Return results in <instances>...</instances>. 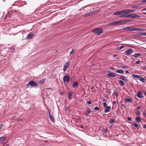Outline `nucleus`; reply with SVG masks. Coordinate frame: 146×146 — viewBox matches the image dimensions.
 <instances>
[{
  "label": "nucleus",
  "instance_id": "nucleus-1",
  "mask_svg": "<svg viewBox=\"0 0 146 146\" xmlns=\"http://www.w3.org/2000/svg\"><path fill=\"white\" fill-rule=\"evenodd\" d=\"M140 16L134 14H128L127 15H121L120 16V17L121 18H136L140 17Z\"/></svg>",
  "mask_w": 146,
  "mask_h": 146
},
{
  "label": "nucleus",
  "instance_id": "nucleus-2",
  "mask_svg": "<svg viewBox=\"0 0 146 146\" xmlns=\"http://www.w3.org/2000/svg\"><path fill=\"white\" fill-rule=\"evenodd\" d=\"M92 32L96 34L99 35L103 33V30L102 28H98L94 29Z\"/></svg>",
  "mask_w": 146,
  "mask_h": 146
},
{
  "label": "nucleus",
  "instance_id": "nucleus-3",
  "mask_svg": "<svg viewBox=\"0 0 146 146\" xmlns=\"http://www.w3.org/2000/svg\"><path fill=\"white\" fill-rule=\"evenodd\" d=\"M27 86H29L30 85H31L33 87H36L37 86V84L34 81H29L28 84H27Z\"/></svg>",
  "mask_w": 146,
  "mask_h": 146
},
{
  "label": "nucleus",
  "instance_id": "nucleus-4",
  "mask_svg": "<svg viewBox=\"0 0 146 146\" xmlns=\"http://www.w3.org/2000/svg\"><path fill=\"white\" fill-rule=\"evenodd\" d=\"M133 50L132 48H129L125 51V54L127 56H130L133 52Z\"/></svg>",
  "mask_w": 146,
  "mask_h": 146
},
{
  "label": "nucleus",
  "instance_id": "nucleus-5",
  "mask_svg": "<svg viewBox=\"0 0 146 146\" xmlns=\"http://www.w3.org/2000/svg\"><path fill=\"white\" fill-rule=\"evenodd\" d=\"M70 79V76L68 75H65L63 78V80L64 82H68Z\"/></svg>",
  "mask_w": 146,
  "mask_h": 146
},
{
  "label": "nucleus",
  "instance_id": "nucleus-6",
  "mask_svg": "<svg viewBox=\"0 0 146 146\" xmlns=\"http://www.w3.org/2000/svg\"><path fill=\"white\" fill-rule=\"evenodd\" d=\"M69 64L70 63L68 62L65 63L64 66L63 68V70L64 72H65L66 71L67 68L68 67Z\"/></svg>",
  "mask_w": 146,
  "mask_h": 146
},
{
  "label": "nucleus",
  "instance_id": "nucleus-7",
  "mask_svg": "<svg viewBox=\"0 0 146 146\" xmlns=\"http://www.w3.org/2000/svg\"><path fill=\"white\" fill-rule=\"evenodd\" d=\"M131 9H127L124 10V13L122 14L121 15H127L126 14L132 13Z\"/></svg>",
  "mask_w": 146,
  "mask_h": 146
},
{
  "label": "nucleus",
  "instance_id": "nucleus-8",
  "mask_svg": "<svg viewBox=\"0 0 146 146\" xmlns=\"http://www.w3.org/2000/svg\"><path fill=\"white\" fill-rule=\"evenodd\" d=\"M123 30L127 31H133V27H127L123 29Z\"/></svg>",
  "mask_w": 146,
  "mask_h": 146
},
{
  "label": "nucleus",
  "instance_id": "nucleus-9",
  "mask_svg": "<svg viewBox=\"0 0 146 146\" xmlns=\"http://www.w3.org/2000/svg\"><path fill=\"white\" fill-rule=\"evenodd\" d=\"M118 25V21H115L109 23L108 24V25L110 26H111L113 25Z\"/></svg>",
  "mask_w": 146,
  "mask_h": 146
},
{
  "label": "nucleus",
  "instance_id": "nucleus-10",
  "mask_svg": "<svg viewBox=\"0 0 146 146\" xmlns=\"http://www.w3.org/2000/svg\"><path fill=\"white\" fill-rule=\"evenodd\" d=\"M146 30V29L140 28H134L133 27V31H144Z\"/></svg>",
  "mask_w": 146,
  "mask_h": 146
},
{
  "label": "nucleus",
  "instance_id": "nucleus-11",
  "mask_svg": "<svg viewBox=\"0 0 146 146\" xmlns=\"http://www.w3.org/2000/svg\"><path fill=\"white\" fill-rule=\"evenodd\" d=\"M124 10L119 11L115 12H114L113 13V14L115 15H121L122 13H124Z\"/></svg>",
  "mask_w": 146,
  "mask_h": 146
},
{
  "label": "nucleus",
  "instance_id": "nucleus-12",
  "mask_svg": "<svg viewBox=\"0 0 146 146\" xmlns=\"http://www.w3.org/2000/svg\"><path fill=\"white\" fill-rule=\"evenodd\" d=\"M105 110L104 112L105 113H107L110 111L111 110V107L109 106H107L105 107Z\"/></svg>",
  "mask_w": 146,
  "mask_h": 146
},
{
  "label": "nucleus",
  "instance_id": "nucleus-13",
  "mask_svg": "<svg viewBox=\"0 0 146 146\" xmlns=\"http://www.w3.org/2000/svg\"><path fill=\"white\" fill-rule=\"evenodd\" d=\"M34 36V35L31 33H30L27 36V38L28 39H30L33 38Z\"/></svg>",
  "mask_w": 146,
  "mask_h": 146
},
{
  "label": "nucleus",
  "instance_id": "nucleus-14",
  "mask_svg": "<svg viewBox=\"0 0 146 146\" xmlns=\"http://www.w3.org/2000/svg\"><path fill=\"white\" fill-rule=\"evenodd\" d=\"M120 78L121 79L124 80V81H128V79H127V77H125L124 76H120Z\"/></svg>",
  "mask_w": 146,
  "mask_h": 146
},
{
  "label": "nucleus",
  "instance_id": "nucleus-15",
  "mask_svg": "<svg viewBox=\"0 0 146 146\" xmlns=\"http://www.w3.org/2000/svg\"><path fill=\"white\" fill-rule=\"evenodd\" d=\"M137 96V97L140 98H142L143 96L142 94V92L141 91H139L138 94Z\"/></svg>",
  "mask_w": 146,
  "mask_h": 146
},
{
  "label": "nucleus",
  "instance_id": "nucleus-16",
  "mask_svg": "<svg viewBox=\"0 0 146 146\" xmlns=\"http://www.w3.org/2000/svg\"><path fill=\"white\" fill-rule=\"evenodd\" d=\"M108 75L109 76L111 77H114L115 76V75L112 72L109 73L108 74Z\"/></svg>",
  "mask_w": 146,
  "mask_h": 146
},
{
  "label": "nucleus",
  "instance_id": "nucleus-17",
  "mask_svg": "<svg viewBox=\"0 0 146 146\" xmlns=\"http://www.w3.org/2000/svg\"><path fill=\"white\" fill-rule=\"evenodd\" d=\"M142 54H141V53H135L133 56H134V57L135 58H137L139 56H142Z\"/></svg>",
  "mask_w": 146,
  "mask_h": 146
},
{
  "label": "nucleus",
  "instance_id": "nucleus-18",
  "mask_svg": "<svg viewBox=\"0 0 146 146\" xmlns=\"http://www.w3.org/2000/svg\"><path fill=\"white\" fill-rule=\"evenodd\" d=\"M78 85V82L77 81L75 82L72 85V87L74 88H76L77 87Z\"/></svg>",
  "mask_w": 146,
  "mask_h": 146
},
{
  "label": "nucleus",
  "instance_id": "nucleus-19",
  "mask_svg": "<svg viewBox=\"0 0 146 146\" xmlns=\"http://www.w3.org/2000/svg\"><path fill=\"white\" fill-rule=\"evenodd\" d=\"M119 83L121 86H124L125 85V83L122 80H119L118 81Z\"/></svg>",
  "mask_w": 146,
  "mask_h": 146
},
{
  "label": "nucleus",
  "instance_id": "nucleus-20",
  "mask_svg": "<svg viewBox=\"0 0 146 146\" xmlns=\"http://www.w3.org/2000/svg\"><path fill=\"white\" fill-rule=\"evenodd\" d=\"M7 137L5 136H3L0 137V143L3 141L4 140H5Z\"/></svg>",
  "mask_w": 146,
  "mask_h": 146
},
{
  "label": "nucleus",
  "instance_id": "nucleus-21",
  "mask_svg": "<svg viewBox=\"0 0 146 146\" xmlns=\"http://www.w3.org/2000/svg\"><path fill=\"white\" fill-rule=\"evenodd\" d=\"M125 101L127 102H133V100L131 98H127L125 99Z\"/></svg>",
  "mask_w": 146,
  "mask_h": 146
},
{
  "label": "nucleus",
  "instance_id": "nucleus-22",
  "mask_svg": "<svg viewBox=\"0 0 146 146\" xmlns=\"http://www.w3.org/2000/svg\"><path fill=\"white\" fill-rule=\"evenodd\" d=\"M116 72L119 74H123L124 71L122 70H116Z\"/></svg>",
  "mask_w": 146,
  "mask_h": 146
},
{
  "label": "nucleus",
  "instance_id": "nucleus-23",
  "mask_svg": "<svg viewBox=\"0 0 146 146\" xmlns=\"http://www.w3.org/2000/svg\"><path fill=\"white\" fill-rule=\"evenodd\" d=\"M118 25L120 24H123L125 23H127L128 22L126 21L125 20H121L120 21H118Z\"/></svg>",
  "mask_w": 146,
  "mask_h": 146
},
{
  "label": "nucleus",
  "instance_id": "nucleus-24",
  "mask_svg": "<svg viewBox=\"0 0 146 146\" xmlns=\"http://www.w3.org/2000/svg\"><path fill=\"white\" fill-rule=\"evenodd\" d=\"M139 78L140 81L143 82H144L145 80V79L143 77H141L140 76Z\"/></svg>",
  "mask_w": 146,
  "mask_h": 146
},
{
  "label": "nucleus",
  "instance_id": "nucleus-25",
  "mask_svg": "<svg viewBox=\"0 0 146 146\" xmlns=\"http://www.w3.org/2000/svg\"><path fill=\"white\" fill-rule=\"evenodd\" d=\"M136 120L138 122H140L141 121V118L139 117H138L136 118Z\"/></svg>",
  "mask_w": 146,
  "mask_h": 146
},
{
  "label": "nucleus",
  "instance_id": "nucleus-26",
  "mask_svg": "<svg viewBox=\"0 0 146 146\" xmlns=\"http://www.w3.org/2000/svg\"><path fill=\"white\" fill-rule=\"evenodd\" d=\"M92 13H87L86 14L84 15V17H88L92 16Z\"/></svg>",
  "mask_w": 146,
  "mask_h": 146
},
{
  "label": "nucleus",
  "instance_id": "nucleus-27",
  "mask_svg": "<svg viewBox=\"0 0 146 146\" xmlns=\"http://www.w3.org/2000/svg\"><path fill=\"white\" fill-rule=\"evenodd\" d=\"M72 93L71 92L68 95V98L69 100H70L72 98Z\"/></svg>",
  "mask_w": 146,
  "mask_h": 146
},
{
  "label": "nucleus",
  "instance_id": "nucleus-28",
  "mask_svg": "<svg viewBox=\"0 0 146 146\" xmlns=\"http://www.w3.org/2000/svg\"><path fill=\"white\" fill-rule=\"evenodd\" d=\"M139 76H139V75H136V74H133L132 76V77L133 78H138L139 77Z\"/></svg>",
  "mask_w": 146,
  "mask_h": 146
},
{
  "label": "nucleus",
  "instance_id": "nucleus-29",
  "mask_svg": "<svg viewBox=\"0 0 146 146\" xmlns=\"http://www.w3.org/2000/svg\"><path fill=\"white\" fill-rule=\"evenodd\" d=\"M139 5H135L133 6L132 7V8L133 9L139 8Z\"/></svg>",
  "mask_w": 146,
  "mask_h": 146
},
{
  "label": "nucleus",
  "instance_id": "nucleus-30",
  "mask_svg": "<svg viewBox=\"0 0 146 146\" xmlns=\"http://www.w3.org/2000/svg\"><path fill=\"white\" fill-rule=\"evenodd\" d=\"M115 122L113 119H110L109 120V122L110 123H114Z\"/></svg>",
  "mask_w": 146,
  "mask_h": 146
},
{
  "label": "nucleus",
  "instance_id": "nucleus-31",
  "mask_svg": "<svg viewBox=\"0 0 146 146\" xmlns=\"http://www.w3.org/2000/svg\"><path fill=\"white\" fill-rule=\"evenodd\" d=\"M133 124L137 128L138 127L139 125L137 123L134 122L133 123Z\"/></svg>",
  "mask_w": 146,
  "mask_h": 146
},
{
  "label": "nucleus",
  "instance_id": "nucleus-32",
  "mask_svg": "<svg viewBox=\"0 0 146 146\" xmlns=\"http://www.w3.org/2000/svg\"><path fill=\"white\" fill-rule=\"evenodd\" d=\"M49 117L50 118V119L52 121H54V117L50 115V116Z\"/></svg>",
  "mask_w": 146,
  "mask_h": 146
},
{
  "label": "nucleus",
  "instance_id": "nucleus-33",
  "mask_svg": "<svg viewBox=\"0 0 146 146\" xmlns=\"http://www.w3.org/2000/svg\"><path fill=\"white\" fill-rule=\"evenodd\" d=\"M140 35L141 36H146V33H140Z\"/></svg>",
  "mask_w": 146,
  "mask_h": 146
},
{
  "label": "nucleus",
  "instance_id": "nucleus-34",
  "mask_svg": "<svg viewBox=\"0 0 146 146\" xmlns=\"http://www.w3.org/2000/svg\"><path fill=\"white\" fill-rule=\"evenodd\" d=\"M86 113H87V114H89L91 112V110H87L86 111Z\"/></svg>",
  "mask_w": 146,
  "mask_h": 146
},
{
  "label": "nucleus",
  "instance_id": "nucleus-35",
  "mask_svg": "<svg viewBox=\"0 0 146 146\" xmlns=\"http://www.w3.org/2000/svg\"><path fill=\"white\" fill-rule=\"evenodd\" d=\"M120 66V68H128V66H123V65Z\"/></svg>",
  "mask_w": 146,
  "mask_h": 146
},
{
  "label": "nucleus",
  "instance_id": "nucleus-36",
  "mask_svg": "<svg viewBox=\"0 0 146 146\" xmlns=\"http://www.w3.org/2000/svg\"><path fill=\"white\" fill-rule=\"evenodd\" d=\"M99 108L97 106H96L94 109V110L96 111H98L99 110Z\"/></svg>",
  "mask_w": 146,
  "mask_h": 146
},
{
  "label": "nucleus",
  "instance_id": "nucleus-37",
  "mask_svg": "<svg viewBox=\"0 0 146 146\" xmlns=\"http://www.w3.org/2000/svg\"><path fill=\"white\" fill-rule=\"evenodd\" d=\"M124 47H125L124 46L122 45V46H120L119 47V50H121V49H122V48H124Z\"/></svg>",
  "mask_w": 146,
  "mask_h": 146
},
{
  "label": "nucleus",
  "instance_id": "nucleus-38",
  "mask_svg": "<svg viewBox=\"0 0 146 146\" xmlns=\"http://www.w3.org/2000/svg\"><path fill=\"white\" fill-rule=\"evenodd\" d=\"M90 13H92V15L95 14H96V13L97 12H96L94 11L91 12Z\"/></svg>",
  "mask_w": 146,
  "mask_h": 146
},
{
  "label": "nucleus",
  "instance_id": "nucleus-39",
  "mask_svg": "<svg viewBox=\"0 0 146 146\" xmlns=\"http://www.w3.org/2000/svg\"><path fill=\"white\" fill-rule=\"evenodd\" d=\"M103 131L106 133H107L108 131V129H104L103 130Z\"/></svg>",
  "mask_w": 146,
  "mask_h": 146
},
{
  "label": "nucleus",
  "instance_id": "nucleus-40",
  "mask_svg": "<svg viewBox=\"0 0 146 146\" xmlns=\"http://www.w3.org/2000/svg\"><path fill=\"white\" fill-rule=\"evenodd\" d=\"M86 103L89 104H92V102L91 101H89Z\"/></svg>",
  "mask_w": 146,
  "mask_h": 146
},
{
  "label": "nucleus",
  "instance_id": "nucleus-41",
  "mask_svg": "<svg viewBox=\"0 0 146 146\" xmlns=\"http://www.w3.org/2000/svg\"><path fill=\"white\" fill-rule=\"evenodd\" d=\"M140 61H138L135 62V63L136 64H139L140 63Z\"/></svg>",
  "mask_w": 146,
  "mask_h": 146
},
{
  "label": "nucleus",
  "instance_id": "nucleus-42",
  "mask_svg": "<svg viewBox=\"0 0 146 146\" xmlns=\"http://www.w3.org/2000/svg\"><path fill=\"white\" fill-rule=\"evenodd\" d=\"M127 119L128 121H132L131 118L130 117H128L127 118Z\"/></svg>",
  "mask_w": 146,
  "mask_h": 146
},
{
  "label": "nucleus",
  "instance_id": "nucleus-43",
  "mask_svg": "<svg viewBox=\"0 0 146 146\" xmlns=\"http://www.w3.org/2000/svg\"><path fill=\"white\" fill-rule=\"evenodd\" d=\"M114 94L116 96H118V93L117 92H114Z\"/></svg>",
  "mask_w": 146,
  "mask_h": 146
},
{
  "label": "nucleus",
  "instance_id": "nucleus-44",
  "mask_svg": "<svg viewBox=\"0 0 146 146\" xmlns=\"http://www.w3.org/2000/svg\"><path fill=\"white\" fill-rule=\"evenodd\" d=\"M106 103H104L103 104V106H104V108L105 107H106L107 106H106Z\"/></svg>",
  "mask_w": 146,
  "mask_h": 146
},
{
  "label": "nucleus",
  "instance_id": "nucleus-45",
  "mask_svg": "<svg viewBox=\"0 0 146 146\" xmlns=\"http://www.w3.org/2000/svg\"><path fill=\"white\" fill-rule=\"evenodd\" d=\"M74 49H72V51L70 52V54H72L73 53V52H74Z\"/></svg>",
  "mask_w": 146,
  "mask_h": 146
},
{
  "label": "nucleus",
  "instance_id": "nucleus-46",
  "mask_svg": "<svg viewBox=\"0 0 146 146\" xmlns=\"http://www.w3.org/2000/svg\"><path fill=\"white\" fill-rule=\"evenodd\" d=\"M116 102L115 101H113V104L114 105H115L116 104Z\"/></svg>",
  "mask_w": 146,
  "mask_h": 146
},
{
  "label": "nucleus",
  "instance_id": "nucleus-47",
  "mask_svg": "<svg viewBox=\"0 0 146 146\" xmlns=\"http://www.w3.org/2000/svg\"><path fill=\"white\" fill-rule=\"evenodd\" d=\"M103 100V101L104 102H107L106 100V99H105V98H104Z\"/></svg>",
  "mask_w": 146,
  "mask_h": 146
},
{
  "label": "nucleus",
  "instance_id": "nucleus-48",
  "mask_svg": "<svg viewBox=\"0 0 146 146\" xmlns=\"http://www.w3.org/2000/svg\"><path fill=\"white\" fill-rule=\"evenodd\" d=\"M143 127L145 128H146V124L143 125Z\"/></svg>",
  "mask_w": 146,
  "mask_h": 146
},
{
  "label": "nucleus",
  "instance_id": "nucleus-49",
  "mask_svg": "<svg viewBox=\"0 0 146 146\" xmlns=\"http://www.w3.org/2000/svg\"><path fill=\"white\" fill-rule=\"evenodd\" d=\"M125 72L126 73V74H128L129 73V72L128 70H126Z\"/></svg>",
  "mask_w": 146,
  "mask_h": 146
},
{
  "label": "nucleus",
  "instance_id": "nucleus-50",
  "mask_svg": "<svg viewBox=\"0 0 146 146\" xmlns=\"http://www.w3.org/2000/svg\"><path fill=\"white\" fill-rule=\"evenodd\" d=\"M131 11H132V13L134 12L135 11V9H131Z\"/></svg>",
  "mask_w": 146,
  "mask_h": 146
},
{
  "label": "nucleus",
  "instance_id": "nucleus-51",
  "mask_svg": "<svg viewBox=\"0 0 146 146\" xmlns=\"http://www.w3.org/2000/svg\"><path fill=\"white\" fill-rule=\"evenodd\" d=\"M141 109V107L140 106H139L137 107V109L138 110H140Z\"/></svg>",
  "mask_w": 146,
  "mask_h": 146
},
{
  "label": "nucleus",
  "instance_id": "nucleus-52",
  "mask_svg": "<svg viewBox=\"0 0 146 146\" xmlns=\"http://www.w3.org/2000/svg\"><path fill=\"white\" fill-rule=\"evenodd\" d=\"M142 2H146V0H142Z\"/></svg>",
  "mask_w": 146,
  "mask_h": 146
},
{
  "label": "nucleus",
  "instance_id": "nucleus-53",
  "mask_svg": "<svg viewBox=\"0 0 146 146\" xmlns=\"http://www.w3.org/2000/svg\"><path fill=\"white\" fill-rule=\"evenodd\" d=\"M146 11V8L143 9L142 10V11Z\"/></svg>",
  "mask_w": 146,
  "mask_h": 146
},
{
  "label": "nucleus",
  "instance_id": "nucleus-54",
  "mask_svg": "<svg viewBox=\"0 0 146 146\" xmlns=\"http://www.w3.org/2000/svg\"><path fill=\"white\" fill-rule=\"evenodd\" d=\"M50 115H51L50 112H49V117L50 116Z\"/></svg>",
  "mask_w": 146,
  "mask_h": 146
},
{
  "label": "nucleus",
  "instance_id": "nucleus-55",
  "mask_svg": "<svg viewBox=\"0 0 146 146\" xmlns=\"http://www.w3.org/2000/svg\"><path fill=\"white\" fill-rule=\"evenodd\" d=\"M88 114H87V113H86V116L87 117H88V116H89L88 115Z\"/></svg>",
  "mask_w": 146,
  "mask_h": 146
},
{
  "label": "nucleus",
  "instance_id": "nucleus-56",
  "mask_svg": "<svg viewBox=\"0 0 146 146\" xmlns=\"http://www.w3.org/2000/svg\"><path fill=\"white\" fill-rule=\"evenodd\" d=\"M113 56L114 57H116L117 56V55L116 54H114L113 55Z\"/></svg>",
  "mask_w": 146,
  "mask_h": 146
},
{
  "label": "nucleus",
  "instance_id": "nucleus-57",
  "mask_svg": "<svg viewBox=\"0 0 146 146\" xmlns=\"http://www.w3.org/2000/svg\"><path fill=\"white\" fill-rule=\"evenodd\" d=\"M1 127H2V125H0V129H1Z\"/></svg>",
  "mask_w": 146,
  "mask_h": 146
},
{
  "label": "nucleus",
  "instance_id": "nucleus-58",
  "mask_svg": "<svg viewBox=\"0 0 146 146\" xmlns=\"http://www.w3.org/2000/svg\"><path fill=\"white\" fill-rule=\"evenodd\" d=\"M111 69L112 70H114L115 69L114 68H112Z\"/></svg>",
  "mask_w": 146,
  "mask_h": 146
},
{
  "label": "nucleus",
  "instance_id": "nucleus-59",
  "mask_svg": "<svg viewBox=\"0 0 146 146\" xmlns=\"http://www.w3.org/2000/svg\"><path fill=\"white\" fill-rule=\"evenodd\" d=\"M143 13L144 14L146 15V12H143Z\"/></svg>",
  "mask_w": 146,
  "mask_h": 146
},
{
  "label": "nucleus",
  "instance_id": "nucleus-60",
  "mask_svg": "<svg viewBox=\"0 0 146 146\" xmlns=\"http://www.w3.org/2000/svg\"><path fill=\"white\" fill-rule=\"evenodd\" d=\"M145 95L146 96V92H145Z\"/></svg>",
  "mask_w": 146,
  "mask_h": 146
},
{
  "label": "nucleus",
  "instance_id": "nucleus-61",
  "mask_svg": "<svg viewBox=\"0 0 146 146\" xmlns=\"http://www.w3.org/2000/svg\"><path fill=\"white\" fill-rule=\"evenodd\" d=\"M121 106H124V105H122Z\"/></svg>",
  "mask_w": 146,
  "mask_h": 146
},
{
  "label": "nucleus",
  "instance_id": "nucleus-62",
  "mask_svg": "<svg viewBox=\"0 0 146 146\" xmlns=\"http://www.w3.org/2000/svg\"><path fill=\"white\" fill-rule=\"evenodd\" d=\"M137 114H138V115H140V113H137Z\"/></svg>",
  "mask_w": 146,
  "mask_h": 146
},
{
  "label": "nucleus",
  "instance_id": "nucleus-63",
  "mask_svg": "<svg viewBox=\"0 0 146 146\" xmlns=\"http://www.w3.org/2000/svg\"><path fill=\"white\" fill-rule=\"evenodd\" d=\"M145 68H146V65L145 66Z\"/></svg>",
  "mask_w": 146,
  "mask_h": 146
},
{
  "label": "nucleus",
  "instance_id": "nucleus-64",
  "mask_svg": "<svg viewBox=\"0 0 146 146\" xmlns=\"http://www.w3.org/2000/svg\"><path fill=\"white\" fill-rule=\"evenodd\" d=\"M44 81H43L42 82H44V80H43Z\"/></svg>",
  "mask_w": 146,
  "mask_h": 146
}]
</instances>
